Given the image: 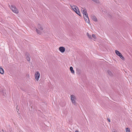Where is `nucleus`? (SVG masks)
I'll use <instances>...</instances> for the list:
<instances>
[{
    "mask_svg": "<svg viewBox=\"0 0 132 132\" xmlns=\"http://www.w3.org/2000/svg\"><path fill=\"white\" fill-rule=\"evenodd\" d=\"M71 7L76 13L79 16L81 15L80 12L77 7L73 5H71Z\"/></svg>",
    "mask_w": 132,
    "mask_h": 132,
    "instance_id": "obj_1",
    "label": "nucleus"
},
{
    "mask_svg": "<svg viewBox=\"0 0 132 132\" xmlns=\"http://www.w3.org/2000/svg\"><path fill=\"white\" fill-rule=\"evenodd\" d=\"M38 26L39 29H36V31L38 34L41 35L43 32V28L42 26L40 24H38Z\"/></svg>",
    "mask_w": 132,
    "mask_h": 132,
    "instance_id": "obj_2",
    "label": "nucleus"
},
{
    "mask_svg": "<svg viewBox=\"0 0 132 132\" xmlns=\"http://www.w3.org/2000/svg\"><path fill=\"white\" fill-rule=\"evenodd\" d=\"M70 98L71 102L75 105H76L77 104L76 101V97L73 95H71L70 96Z\"/></svg>",
    "mask_w": 132,
    "mask_h": 132,
    "instance_id": "obj_3",
    "label": "nucleus"
},
{
    "mask_svg": "<svg viewBox=\"0 0 132 132\" xmlns=\"http://www.w3.org/2000/svg\"><path fill=\"white\" fill-rule=\"evenodd\" d=\"M10 6V9L14 13L17 14L18 13V11L16 8L15 6L12 5L11 6Z\"/></svg>",
    "mask_w": 132,
    "mask_h": 132,
    "instance_id": "obj_4",
    "label": "nucleus"
},
{
    "mask_svg": "<svg viewBox=\"0 0 132 132\" xmlns=\"http://www.w3.org/2000/svg\"><path fill=\"white\" fill-rule=\"evenodd\" d=\"M40 76V74L38 71H36L35 73V79L38 81L39 79Z\"/></svg>",
    "mask_w": 132,
    "mask_h": 132,
    "instance_id": "obj_5",
    "label": "nucleus"
},
{
    "mask_svg": "<svg viewBox=\"0 0 132 132\" xmlns=\"http://www.w3.org/2000/svg\"><path fill=\"white\" fill-rule=\"evenodd\" d=\"M81 11L84 16H88L87 10L85 9L82 8Z\"/></svg>",
    "mask_w": 132,
    "mask_h": 132,
    "instance_id": "obj_6",
    "label": "nucleus"
},
{
    "mask_svg": "<svg viewBox=\"0 0 132 132\" xmlns=\"http://www.w3.org/2000/svg\"><path fill=\"white\" fill-rule=\"evenodd\" d=\"M0 93L4 97L6 95V94L5 93V90L4 89H2V90H1Z\"/></svg>",
    "mask_w": 132,
    "mask_h": 132,
    "instance_id": "obj_7",
    "label": "nucleus"
},
{
    "mask_svg": "<svg viewBox=\"0 0 132 132\" xmlns=\"http://www.w3.org/2000/svg\"><path fill=\"white\" fill-rule=\"evenodd\" d=\"M59 50L62 53H63L65 51V49L63 47H61L59 48Z\"/></svg>",
    "mask_w": 132,
    "mask_h": 132,
    "instance_id": "obj_8",
    "label": "nucleus"
},
{
    "mask_svg": "<svg viewBox=\"0 0 132 132\" xmlns=\"http://www.w3.org/2000/svg\"><path fill=\"white\" fill-rule=\"evenodd\" d=\"M26 57L27 60L28 61H29L30 60V56L28 53H27L26 55Z\"/></svg>",
    "mask_w": 132,
    "mask_h": 132,
    "instance_id": "obj_9",
    "label": "nucleus"
},
{
    "mask_svg": "<svg viewBox=\"0 0 132 132\" xmlns=\"http://www.w3.org/2000/svg\"><path fill=\"white\" fill-rule=\"evenodd\" d=\"M85 21L87 23H89L90 22L89 19L88 17H84Z\"/></svg>",
    "mask_w": 132,
    "mask_h": 132,
    "instance_id": "obj_10",
    "label": "nucleus"
},
{
    "mask_svg": "<svg viewBox=\"0 0 132 132\" xmlns=\"http://www.w3.org/2000/svg\"><path fill=\"white\" fill-rule=\"evenodd\" d=\"M108 73L109 75L110 76H112L113 75V72L112 71L108 70Z\"/></svg>",
    "mask_w": 132,
    "mask_h": 132,
    "instance_id": "obj_11",
    "label": "nucleus"
},
{
    "mask_svg": "<svg viewBox=\"0 0 132 132\" xmlns=\"http://www.w3.org/2000/svg\"><path fill=\"white\" fill-rule=\"evenodd\" d=\"M115 52L116 54L119 56L120 55H121V53L118 51L115 50Z\"/></svg>",
    "mask_w": 132,
    "mask_h": 132,
    "instance_id": "obj_12",
    "label": "nucleus"
},
{
    "mask_svg": "<svg viewBox=\"0 0 132 132\" xmlns=\"http://www.w3.org/2000/svg\"><path fill=\"white\" fill-rule=\"evenodd\" d=\"M92 36L93 38V40L94 41L96 39V35L94 34H93L92 35Z\"/></svg>",
    "mask_w": 132,
    "mask_h": 132,
    "instance_id": "obj_13",
    "label": "nucleus"
},
{
    "mask_svg": "<svg viewBox=\"0 0 132 132\" xmlns=\"http://www.w3.org/2000/svg\"><path fill=\"white\" fill-rule=\"evenodd\" d=\"M70 70L71 71V72L72 73H74L75 71L73 69V68L72 67H71L70 68Z\"/></svg>",
    "mask_w": 132,
    "mask_h": 132,
    "instance_id": "obj_14",
    "label": "nucleus"
},
{
    "mask_svg": "<svg viewBox=\"0 0 132 132\" xmlns=\"http://www.w3.org/2000/svg\"><path fill=\"white\" fill-rule=\"evenodd\" d=\"M4 73V71L3 69L2 68L0 67V73L2 74H3Z\"/></svg>",
    "mask_w": 132,
    "mask_h": 132,
    "instance_id": "obj_15",
    "label": "nucleus"
},
{
    "mask_svg": "<svg viewBox=\"0 0 132 132\" xmlns=\"http://www.w3.org/2000/svg\"><path fill=\"white\" fill-rule=\"evenodd\" d=\"M87 35L90 39H92V37L90 35L88 32L87 33Z\"/></svg>",
    "mask_w": 132,
    "mask_h": 132,
    "instance_id": "obj_16",
    "label": "nucleus"
},
{
    "mask_svg": "<svg viewBox=\"0 0 132 132\" xmlns=\"http://www.w3.org/2000/svg\"><path fill=\"white\" fill-rule=\"evenodd\" d=\"M92 19L94 21H97V20L96 18V17H91Z\"/></svg>",
    "mask_w": 132,
    "mask_h": 132,
    "instance_id": "obj_17",
    "label": "nucleus"
},
{
    "mask_svg": "<svg viewBox=\"0 0 132 132\" xmlns=\"http://www.w3.org/2000/svg\"><path fill=\"white\" fill-rule=\"evenodd\" d=\"M119 56L121 59H122V60H124V58L123 57V56H122V54H121V55H120Z\"/></svg>",
    "mask_w": 132,
    "mask_h": 132,
    "instance_id": "obj_18",
    "label": "nucleus"
},
{
    "mask_svg": "<svg viewBox=\"0 0 132 132\" xmlns=\"http://www.w3.org/2000/svg\"><path fill=\"white\" fill-rule=\"evenodd\" d=\"M126 132H130L129 129L128 128H127L126 129Z\"/></svg>",
    "mask_w": 132,
    "mask_h": 132,
    "instance_id": "obj_19",
    "label": "nucleus"
},
{
    "mask_svg": "<svg viewBox=\"0 0 132 132\" xmlns=\"http://www.w3.org/2000/svg\"><path fill=\"white\" fill-rule=\"evenodd\" d=\"M112 132H117L115 130L113 129L112 130Z\"/></svg>",
    "mask_w": 132,
    "mask_h": 132,
    "instance_id": "obj_20",
    "label": "nucleus"
},
{
    "mask_svg": "<svg viewBox=\"0 0 132 132\" xmlns=\"http://www.w3.org/2000/svg\"><path fill=\"white\" fill-rule=\"evenodd\" d=\"M108 121L109 122H110V120L109 119H108Z\"/></svg>",
    "mask_w": 132,
    "mask_h": 132,
    "instance_id": "obj_21",
    "label": "nucleus"
},
{
    "mask_svg": "<svg viewBox=\"0 0 132 132\" xmlns=\"http://www.w3.org/2000/svg\"><path fill=\"white\" fill-rule=\"evenodd\" d=\"M75 132H79L78 131H76Z\"/></svg>",
    "mask_w": 132,
    "mask_h": 132,
    "instance_id": "obj_22",
    "label": "nucleus"
}]
</instances>
